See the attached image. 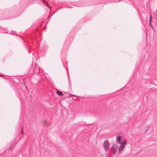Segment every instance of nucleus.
I'll return each instance as SVG.
<instances>
[{
    "label": "nucleus",
    "instance_id": "f257e3e1",
    "mask_svg": "<svg viewBox=\"0 0 157 157\" xmlns=\"http://www.w3.org/2000/svg\"><path fill=\"white\" fill-rule=\"evenodd\" d=\"M103 147L106 151L108 150L109 147V142L108 140H105L103 144Z\"/></svg>",
    "mask_w": 157,
    "mask_h": 157
},
{
    "label": "nucleus",
    "instance_id": "f03ea898",
    "mask_svg": "<svg viewBox=\"0 0 157 157\" xmlns=\"http://www.w3.org/2000/svg\"><path fill=\"white\" fill-rule=\"evenodd\" d=\"M118 145L116 144H114L112 146V149L113 150V153L114 154L116 152V151L118 148Z\"/></svg>",
    "mask_w": 157,
    "mask_h": 157
},
{
    "label": "nucleus",
    "instance_id": "7ed1b4c3",
    "mask_svg": "<svg viewBox=\"0 0 157 157\" xmlns=\"http://www.w3.org/2000/svg\"><path fill=\"white\" fill-rule=\"evenodd\" d=\"M122 138V137L121 136L116 137V138L117 139V142L120 144H121L122 140L121 139V138Z\"/></svg>",
    "mask_w": 157,
    "mask_h": 157
},
{
    "label": "nucleus",
    "instance_id": "20e7f679",
    "mask_svg": "<svg viewBox=\"0 0 157 157\" xmlns=\"http://www.w3.org/2000/svg\"><path fill=\"white\" fill-rule=\"evenodd\" d=\"M151 21L152 20H149V25L151 27V29L153 30L154 31H155V30L154 27L153 26H152V24L151 23Z\"/></svg>",
    "mask_w": 157,
    "mask_h": 157
},
{
    "label": "nucleus",
    "instance_id": "39448f33",
    "mask_svg": "<svg viewBox=\"0 0 157 157\" xmlns=\"http://www.w3.org/2000/svg\"><path fill=\"white\" fill-rule=\"evenodd\" d=\"M42 122L43 124L45 126H48L49 124L48 122L45 120H43Z\"/></svg>",
    "mask_w": 157,
    "mask_h": 157
},
{
    "label": "nucleus",
    "instance_id": "423d86ee",
    "mask_svg": "<svg viewBox=\"0 0 157 157\" xmlns=\"http://www.w3.org/2000/svg\"><path fill=\"white\" fill-rule=\"evenodd\" d=\"M124 147V146H122V145H121L120 147H119L118 151L119 152L121 151Z\"/></svg>",
    "mask_w": 157,
    "mask_h": 157
},
{
    "label": "nucleus",
    "instance_id": "0eeeda50",
    "mask_svg": "<svg viewBox=\"0 0 157 157\" xmlns=\"http://www.w3.org/2000/svg\"><path fill=\"white\" fill-rule=\"evenodd\" d=\"M56 93L59 96H61L63 94V93L57 90L56 91Z\"/></svg>",
    "mask_w": 157,
    "mask_h": 157
},
{
    "label": "nucleus",
    "instance_id": "6e6552de",
    "mask_svg": "<svg viewBox=\"0 0 157 157\" xmlns=\"http://www.w3.org/2000/svg\"><path fill=\"white\" fill-rule=\"evenodd\" d=\"M126 143V141L125 140H124L121 143V145H122V146H124V144H125Z\"/></svg>",
    "mask_w": 157,
    "mask_h": 157
},
{
    "label": "nucleus",
    "instance_id": "1a4fd4ad",
    "mask_svg": "<svg viewBox=\"0 0 157 157\" xmlns=\"http://www.w3.org/2000/svg\"><path fill=\"white\" fill-rule=\"evenodd\" d=\"M43 1H44V0H43ZM44 3H45V5L46 6H47L48 7V6H49V4L48 3H47V2H45L44 1Z\"/></svg>",
    "mask_w": 157,
    "mask_h": 157
},
{
    "label": "nucleus",
    "instance_id": "9d476101",
    "mask_svg": "<svg viewBox=\"0 0 157 157\" xmlns=\"http://www.w3.org/2000/svg\"><path fill=\"white\" fill-rule=\"evenodd\" d=\"M21 134H24V132H23V128H22L21 129Z\"/></svg>",
    "mask_w": 157,
    "mask_h": 157
},
{
    "label": "nucleus",
    "instance_id": "9b49d317",
    "mask_svg": "<svg viewBox=\"0 0 157 157\" xmlns=\"http://www.w3.org/2000/svg\"><path fill=\"white\" fill-rule=\"evenodd\" d=\"M0 76H2V77H4V76L3 75H0Z\"/></svg>",
    "mask_w": 157,
    "mask_h": 157
},
{
    "label": "nucleus",
    "instance_id": "f8f14e48",
    "mask_svg": "<svg viewBox=\"0 0 157 157\" xmlns=\"http://www.w3.org/2000/svg\"><path fill=\"white\" fill-rule=\"evenodd\" d=\"M151 16L150 17V19L149 20H151Z\"/></svg>",
    "mask_w": 157,
    "mask_h": 157
},
{
    "label": "nucleus",
    "instance_id": "ddd939ff",
    "mask_svg": "<svg viewBox=\"0 0 157 157\" xmlns=\"http://www.w3.org/2000/svg\"><path fill=\"white\" fill-rule=\"evenodd\" d=\"M10 149H11L13 148V147H10Z\"/></svg>",
    "mask_w": 157,
    "mask_h": 157
},
{
    "label": "nucleus",
    "instance_id": "4468645a",
    "mask_svg": "<svg viewBox=\"0 0 157 157\" xmlns=\"http://www.w3.org/2000/svg\"><path fill=\"white\" fill-rule=\"evenodd\" d=\"M48 17L47 18H46V20H47V19L48 18Z\"/></svg>",
    "mask_w": 157,
    "mask_h": 157
},
{
    "label": "nucleus",
    "instance_id": "2eb2a0df",
    "mask_svg": "<svg viewBox=\"0 0 157 157\" xmlns=\"http://www.w3.org/2000/svg\"><path fill=\"white\" fill-rule=\"evenodd\" d=\"M69 7L70 8H72V7H71V6H69Z\"/></svg>",
    "mask_w": 157,
    "mask_h": 157
}]
</instances>
